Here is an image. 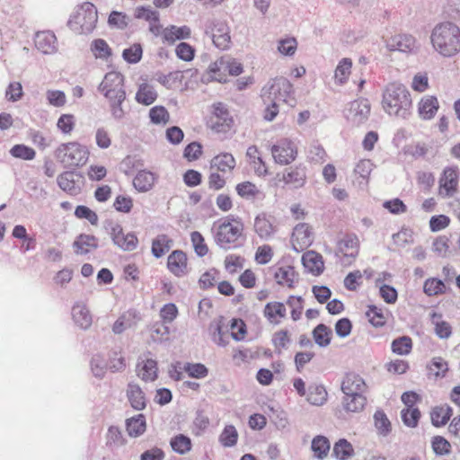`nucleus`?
I'll list each match as a JSON object with an SVG mask.
<instances>
[{"label": "nucleus", "mask_w": 460, "mask_h": 460, "mask_svg": "<svg viewBox=\"0 0 460 460\" xmlns=\"http://www.w3.org/2000/svg\"><path fill=\"white\" fill-rule=\"evenodd\" d=\"M158 93L152 84L144 80L138 84L135 96L137 103L149 106L156 101Z\"/></svg>", "instance_id": "24"}, {"label": "nucleus", "mask_w": 460, "mask_h": 460, "mask_svg": "<svg viewBox=\"0 0 460 460\" xmlns=\"http://www.w3.org/2000/svg\"><path fill=\"white\" fill-rule=\"evenodd\" d=\"M367 404L365 394H344L342 406L348 412H360Z\"/></svg>", "instance_id": "37"}, {"label": "nucleus", "mask_w": 460, "mask_h": 460, "mask_svg": "<svg viewBox=\"0 0 460 460\" xmlns=\"http://www.w3.org/2000/svg\"><path fill=\"white\" fill-rule=\"evenodd\" d=\"M374 425L377 433L381 436H387L392 430V424L384 411H376L374 414Z\"/></svg>", "instance_id": "54"}, {"label": "nucleus", "mask_w": 460, "mask_h": 460, "mask_svg": "<svg viewBox=\"0 0 460 460\" xmlns=\"http://www.w3.org/2000/svg\"><path fill=\"white\" fill-rule=\"evenodd\" d=\"M415 44L416 40L411 35L398 34L392 37L388 40L387 47L390 49V50L409 52L415 48Z\"/></svg>", "instance_id": "30"}, {"label": "nucleus", "mask_w": 460, "mask_h": 460, "mask_svg": "<svg viewBox=\"0 0 460 460\" xmlns=\"http://www.w3.org/2000/svg\"><path fill=\"white\" fill-rule=\"evenodd\" d=\"M439 102L437 97L426 95L418 103V113L422 119H431L437 114Z\"/></svg>", "instance_id": "28"}, {"label": "nucleus", "mask_w": 460, "mask_h": 460, "mask_svg": "<svg viewBox=\"0 0 460 460\" xmlns=\"http://www.w3.org/2000/svg\"><path fill=\"white\" fill-rule=\"evenodd\" d=\"M367 390L364 378L355 372L347 373L342 379L341 391L344 394H366Z\"/></svg>", "instance_id": "18"}, {"label": "nucleus", "mask_w": 460, "mask_h": 460, "mask_svg": "<svg viewBox=\"0 0 460 460\" xmlns=\"http://www.w3.org/2000/svg\"><path fill=\"white\" fill-rule=\"evenodd\" d=\"M351 67L350 58H344L339 62L334 73V79L339 84H343L348 81L351 74Z\"/></svg>", "instance_id": "51"}, {"label": "nucleus", "mask_w": 460, "mask_h": 460, "mask_svg": "<svg viewBox=\"0 0 460 460\" xmlns=\"http://www.w3.org/2000/svg\"><path fill=\"white\" fill-rule=\"evenodd\" d=\"M183 370L190 377L197 379L205 378L208 375V368L201 363L188 362L184 365Z\"/></svg>", "instance_id": "62"}, {"label": "nucleus", "mask_w": 460, "mask_h": 460, "mask_svg": "<svg viewBox=\"0 0 460 460\" xmlns=\"http://www.w3.org/2000/svg\"><path fill=\"white\" fill-rule=\"evenodd\" d=\"M330 448V441L326 437L318 435L313 438L311 449L317 459L323 460L327 457Z\"/></svg>", "instance_id": "41"}, {"label": "nucleus", "mask_w": 460, "mask_h": 460, "mask_svg": "<svg viewBox=\"0 0 460 460\" xmlns=\"http://www.w3.org/2000/svg\"><path fill=\"white\" fill-rule=\"evenodd\" d=\"M137 376L145 382H153L158 376V367L155 359L146 355L137 363Z\"/></svg>", "instance_id": "22"}, {"label": "nucleus", "mask_w": 460, "mask_h": 460, "mask_svg": "<svg viewBox=\"0 0 460 460\" xmlns=\"http://www.w3.org/2000/svg\"><path fill=\"white\" fill-rule=\"evenodd\" d=\"M381 104L389 116L405 119L411 114L412 100L405 85L393 82L385 87Z\"/></svg>", "instance_id": "1"}, {"label": "nucleus", "mask_w": 460, "mask_h": 460, "mask_svg": "<svg viewBox=\"0 0 460 460\" xmlns=\"http://www.w3.org/2000/svg\"><path fill=\"white\" fill-rule=\"evenodd\" d=\"M56 36L51 31H40L35 35L36 48L44 54H49L56 49Z\"/></svg>", "instance_id": "34"}, {"label": "nucleus", "mask_w": 460, "mask_h": 460, "mask_svg": "<svg viewBox=\"0 0 460 460\" xmlns=\"http://www.w3.org/2000/svg\"><path fill=\"white\" fill-rule=\"evenodd\" d=\"M459 184V170L458 167L447 166L438 181L439 194L443 197L454 196L458 189Z\"/></svg>", "instance_id": "12"}, {"label": "nucleus", "mask_w": 460, "mask_h": 460, "mask_svg": "<svg viewBox=\"0 0 460 460\" xmlns=\"http://www.w3.org/2000/svg\"><path fill=\"white\" fill-rule=\"evenodd\" d=\"M239 438L236 428L232 425H226L219 435L218 440L224 447H232L237 444Z\"/></svg>", "instance_id": "48"}, {"label": "nucleus", "mask_w": 460, "mask_h": 460, "mask_svg": "<svg viewBox=\"0 0 460 460\" xmlns=\"http://www.w3.org/2000/svg\"><path fill=\"white\" fill-rule=\"evenodd\" d=\"M431 447L436 455L447 456L450 454L452 446L450 442L442 436H434L431 438Z\"/></svg>", "instance_id": "61"}, {"label": "nucleus", "mask_w": 460, "mask_h": 460, "mask_svg": "<svg viewBox=\"0 0 460 460\" xmlns=\"http://www.w3.org/2000/svg\"><path fill=\"white\" fill-rule=\"evenodd\" d=\"M430 40L434 49L443 57L451 58L460 52V29L453 22L435 26Z\"/></svg>", "instance_id": "2"}, {"label": "nucleus", "mask_w": 460, "mask_h": 460, "mask_svg": "<svg viewBox=\"0 0 460 460\" xmlns=\"http://www.w3.org/2000/svg\"><path fill=\"white\" fill-rule=\"evenodd\" d=\"M149 119L154 124L165 125L170 120V113L165 107L156 105L150 109Z\"/></svg>", "instance_id": "57"}, {"label": "nucleus", "mask_w": 460, "mask_h": 460, "mask_svg": "<svg viewBox=\"0 0 460 460\" xmlns=\"http://www.w3.org/2000/svg\"><path fill=\"white\" fill-rule=\"evenodd\" d=\"M182 79L181 72L174 71L167 75H161L157 81L167 89H174L180 86Z\"/></svg>", "instance_id": "63"}, {"label": "nucleus", "mask_w": 460, "mask_h": 460, "mask_svg": "<svg viewBox=\"0 0 460 460\" xmlns=\"http://www.w3.org/2000/svg\"><path fill=\"white\" fill-rule=\"evenodd\" d=\"M338 248L343 256L356 258L359 252V240L356 234H347L339 242Z\"/></svg>", "instance_id": "32"}, {"label": "nucleus", "mask_w": 460, "mask_h": 460, "mask_svg": "<svg viewBox=\"0 0 460 460\" xmlns=\"http://www.w3.org/2000/svg\"><path fill=\"white\" fill-rule=\"evenodd\" d=\"M97 247V240L91 234H80L74 242V249L76 254H86Z\"/></svg>", "instance_id": "39"}, {"label": "nucleus", "mask_w": 460, "mask_h": 460, "mask_svg": "<svg viewBox=\"0 0 460 460\" xmlns=\"http://www.w3.org/2000/svg\"><path fill=\"white\" fill-rule=\"evenodd\" d=\"M207 127L216 134L228 136L235 133V122L222 102L215 103L207 119Z\"/></svg>", "instance_id": "6"}, {"label": "nucleus", "mask_w": 460, "mask_h": 460, "mask_svg": "<svg viewBox=\"0 0 460 460\" xmlns=\"http://www.w3.org/2000/svg\"><path fill=\"white\" fill-rule=\"evenodd\" d=\"M210 165L217 172L230 173L235 168L236 161L231 153L221 152L211 159Z\"/></svg>", "instance_id": "25"}, {"label": "nucleus", "mask_w": 460, "mask_h": 460, "mask_svg": "<svg viewBox=\"0 0 460 460\" xmlns=\"http://www.w3.org/2000/svg\"><path fill=\"white\" fill-rule=\"evenodd\" d=\"M173 239L167 234H159L152 239L151 252L156 258L164 256L173 246Z\"/></svg>", "instance_id": "27"}, {"label": "nucleus", "mask_w": 460, "mask_h": 460, "mask_svg": "<svg viewBox=\"0 0 460 460\" xmlns=\"http://www.w3.org/2000/svg\"><path fill=\"white\" fill-rule=\"evenodd\" d=\"M91 51L95 58L108 60L112 56V49L102 39H96L91 43Z\"/></svg>", "instance_id": "46"}, {"label": "nucleus", "mask_w": 460, "mask_h": 460, "mask_svg": "<svg viewBox=\"0 0 460 460\" xmlns=\"http://www.w3.org/2000/svg\"><path fill=\"white\" fill-rule=\"evenodd\" d=\"M246 155L249 164L258 176H266L269 173L268 166L263 161L261 153L256 146H251L247 148Z\"/></svg>", "instance_id": "29"}, {"label": "nucleus", "mask_w": 460, "mask_h": 460, "mask_svg": "<svg viewBox=\"0 0 460 460\" xmlns=\"http://www.w3.org/2000/svg\"><path fill=\"white\" fill-rule=\"evenodd\" d=\"M212 232L217 245L229 248L243 237L244 224L239 217L227 216L213 224Z\"/></svg>", "instance_id": "4"}, {"label": "nucleus", "mask_w": 460, "mask_h": 460, "mask_svg": "<svg viewBox=\"0 0 460 460\" xmlns=\"http://www.w3.org/2000/svg\"><path fill=\"white\" fill-rule=\"evenodd\" d=\"M99 89L109 100L112 116L116 119H121L125 115L121 104L126 99L123 75L116 71L107 73Z\"/></svg>", "instance_id": "3"}, {"label": "nucleus", "mask_w": 460, "mask_h": 460, "mask_svg": "<svg viewBox=\"0 0 460 460\" xmlns=\"http://www.w3.org/2000/svg\"><path fill=\"white\" fill-rule=\"evenodd\" d=\"M57 181L58 186L70 195H76L80 191V188L75 180V174L71 172L61 173Z\"/></svg>", "instance_id": "43"}, {"label": "nucleus", "mask_w": 460, "mask_h": 460, "mask_svg": "<svg viewBox=\"0 0 460 460\" xmlns=\"http://www.w3.org/2000/svg\"><path fill=\"white\" fill-rule=\"evenodd\" d=\"M370 104L367 99L355 100L350 103L349 118L357 125L363 123L369 116Z\"/></svg>", "instance_id": "21"}, {"label": "nucleus", "mask_w": 460, "mask_h": 460, "mask_svg": "<svg viewBox=\"0 0 460 460\" xmlns=\"http://www.w3.org/2000/svg\"><path fill=\"white\" fill-rule=\"evenodd\" d=\"M332 453L337 459L347 460L354 455V448L347 439L341 438L334 444Z\"/></svg>", "instance_id": "52"}, {"label": "nucleus", "mask_w": 460, "mask_h": 460, "mask_svg": "<svg viewBox=\"0 0 460 460\" xmlns=\"http://www.w3.org/2000/svg\"><path fill=\"white\" fill-rule=\"evenodd\" d=\"M167 269L175 277L185 276L189 271V261L186 252L174 250L167 257Z\"/></svg>", "instance_id": "15"}, {"label": "nucleus", "mask_w": 460, "mask_h": 460, "mask_svg": "<svg viewBox=\"0 0 460 460\" xmlns=\"http://www.w3.org/2000/svg\"><path fill=\"white\" fill-rule=\"evenodd\" d=\"M212 39L217 48L227 49L231 43L228 26L224 22L216 23L212 28Z\"/></svg>", "instance_id": "35"}, {"label": "nucleus", "mask_w": 460, "mask_h": 460, "mask_svg": "<svg viewBox=\"0 0 460 460\" xmlns=\"http://www.w3.org/2000/svg\"><path fill=\"white\" fill-rule=\"evenodd\" d=\"M127 396L132 408L137 411L145 409L146 405V396L138 385L128 384Z\"/></svg>", "instance_id": "38"}, {"label": "nucleus", "mask_w": 460, "mask_h": 460, "mask_svg": "<svg viewBox=\"0 0 460 460\" xmlns=\"http://www.w3.org/2000/svg\"><path fill=\"white\" fill-rule=\"evenodd\" d=\"M58 153L63 164L75 168L84 165L90 155L88 148L76 141L60 145Z\"/></svg>", "instance_id": "8"}, {"label": "nucleus", "mask_w": 460, "mask_h": 460, "mask_svg": "<svg viewBox=\"0 0 460 460\" xmlns=\"http://www.w3.org/2000/svg\"><path fill=\"white\" fill-rule=\"evenodd\" d=\"M327 391L323 385H311L307 394V401L313 405H323L327 401Z\"/></svg>", "instance_id": "53"}, {"label": "nucleus", "mask_w": 460, "mask_h": 460, "mask_svg": "<svg viewBox=\"0 0 460 460\" xmlns=\"http://www.w3.org/2000/svg\"><path fill=\"white\" fill-rule=\"evenodd\" d=\"M448 371V363L441 357H435L428 365V374L434 378H443Z\"/></svg>", "instance_id": "44"}, {"label": "nucleus", "mask_w": 460, "mask_h": 460, "mask_svg": "<svg viewBox=\"0 0 460 460\" xmlns=\"http://www.w3.org/2000/svg\"><path fill=\"white\" fill-rule=\"evenodd\" d=\"M73 319L80 327L86 329L92 324V315L86 306L77 305L72 310Z\"/></svg>", "instance_id": "47"}, {"label": "nucleus", "mask_w": 460, "mask_h": 460, "mask_svg": "<svg viewBox=\"0 0 460 460\" xmlns=\"http://www.w3.org/2000/svg\"><path fill=\"white\" fill-rule=\"evenodd\" d=\"M136 17L138 19H143L149 22V31L155 35L158 36L160 19L159 13L149 8V7H141L137 9Z\"/></svg>", "instance_id": "36"}, {"label": "nucleus", "mask_w": 460, "mask_h": 460, "mask_svg": "<svg viewBox=\"0 0 460 460\" xmlns=\"http://www.w3.org/2000/svg\"><path fill=\"white\" fill-rule=\"evenodd\" d=\"M164 44L173 45L178 40H188L191 37V29L187 25L177 26L168 25L166 27L159 26L158 36Z\"/></svg>", "instance_id": "13"}, {"label": "nucleus", "mask_w": 460, "mask_h": 460, "mask_svg": "<svg viewBox=\"0 0 460 460\" xmlns=\"http://www.w3.org/2000/svg\"><path fill=\"white\" fill-rule=\"evenodd\" d=\"M366 316L374 327H383L386 323L387 317L385 312L376 305H368Z\"/></svg>", "instance_id": "49"}, {"label": "nucleus", "mask_w": 460, "mask_h": 460, "mask_svg": "<svg viewBox=\"0 0 460 460\" xmlns=\"http://www.w3.org/2000/svg\"><path fill=\"white\" fill-rule=\"evenodd\" d=\"M445 282L438 278H428L423 283V292L428 296H438L447 293Z\"/></svg>", "instance_id": "40"}, {"label": "nucleus", "mask_w": 460, "mask_h": 460, "mask_svg": "<svg viewBox=\"0 0 460 460\" xmlns=\"http://www.w3.org/2000/svg\"><path fill=\"white\" fill-rule=\"evenodd\" d=\"M332 334V330L323 323L318 324L313 331V338L315 343L321 347L330 344Z\"/></svg>", "instance_id": "55"}, {"label": "nucleus", "mask_w": 460, "mask_h": 460, "mask_svg": "<svg viewBox=\"0 0 460 460\" xmlns=\"http://www.w3.org/2000/svg\"><path fill=\"white\" fill-rule=\"evenodd\" d=\"M279 181H283L286 185H290L295 188L302 187L306 180L305 167L303 165L290 166L287 168L282 174H278Z\"/></svg>", "instance_id": "20"}, {"label": "nucleus", "mask_w": 460, "mask_h": 460, "mask_svg": "<svg viewBox=\"0 0 460 460\" xmlns=\"http://www.w3.org/2000/svg\"><path fill=\"white\" fill-rule=\"evenodd\" d=\"M75 116L71 113L62 114L57 121L58 129L65 135H70L75 128Z\"/></svg>", "instance_id": "56"}, {"label": "nucleus", "mask_w": 460, "mask_h": 460, "mask_svg": "<svg viewBox=\"0 0 460 460\" xmlns=\"http://www.w3.org/2000/svg\"><path fill=\"white\" fill-rule=\"evenodd\" d=\"M276 282L283 287L293 288L298 281L299 275L290 264H279L274 272Z\"/></svg>", "instance_id": "19"}, {"label": "nucleus", "mask_w": 460, "mask_h": 460, "mask_svg": "<svg viewBox=\"0 0 460 460\" xmlns=\"http://www.w3.org/2000/svg\"><path fill=\"white\" fill-rule=\"evenodd\" d=\"M253 231L261 239L270 240L277 232V226L270 216L266 213H260L254 218Z\"/></svg>", "instance_id": "17"}, {"label": "nucleus", "mask_w": 460, "mask_h": 460, "mask_svg": "<svg viewBox=\"0 0 460 460\" xmlns=\"http://www.w3.org/2000/svg\"><path fill=\"white\" fill-rule=\"evenodd\" d=\"M314 239L313 227L307 223H299L293 228L290 243L296 252H300L309 248L313 244Z\"/></svg>", "instance_id": "10"}, {"label": "nucleus", "mask_w": 460, "mask_h": 460, "mask_svg": "<svg viewBox=\"0 0 460 460\" xmlns=\"http://www.w3.org/2000/svg\"><path fill=\"white\" fill-rule=\"evenodd\" d=\"M431 321L434 324V331L438 337L440 339H448L452 334L451 324L443 320L442 314L439 313H433L431 314Z\"/></svg>", "instance_id": "42"}, {"label": "nucleus", "mask_w": 460, "mask_h": 460, "mask_svg": "<svg viewBox=\"0 0 460 460\" xmlns=\"http://www.w3.org/2000/svg\"><path fill=\"white\" fill-rule=\"evenodd\" d=\"M111 237L113 243L124 251H134L138 245V239L134 233H124L119 225L111 227Z\"/></svg>", "instance_id": "16"}, {"label": "nucleus", "mask_w": 460, "mask_h": 460, "mask_svg": "<svg viewBox=\"0 0 460 460\" xmlns=\"http://www.w3.org/2000/svg\"><path fill=\"white\" fill-rule=\"evenodd\" d=\"M208 331L210 340L217 346L226 347L229 344L231 333H229V324L226 323L224 317L212 321Z\"/></svg>", "instance_id": "14"}, {"label": "nucleus", "mask_w": 460, "mask_h": 460, "mask_svg": "<svg viewBox=\"0 0 460 460\" xmlns=\"http://www.w3.org/2000/svg\"><path fill=\"white\" fill-rule=\"evenodd\" d=\"M430 420L433 426H445L453 415V409L447 404L435 406L430 411Z\"/></svg>", "instance_id": "33"}, {"label": "nucleus", "mask_w": 460, "mask_h": 460, "mask_svg": "<svg viewBox=\"0 0 460 460\" xmlns=\"http://www.w3.org/2000/svg\"><path fill=\"white\" fill-rule=\"evenodd\" d=\"M157 175L147 170L139 171L133 179V186L138 192H147L151 190L156 181Z\"/></svg>", "instance_id": "26"}, {"label": "nucleus", "mask_w": 460, "mask_h": 460, "mask_svg": "<svg viewBox=\"0 0 460 460\" xmlns=\"http://www.w3.org/2000/svg\"><path fill=\"white\" fill-rule=\"evenodd\" d=\"M170 446L177 454L185 455L191 450L192 442L189 437L183 434H178L171 438Z\"/></svg>", "instance_id": "45"}, {"label": "nucleus", "mask_w": 460, "mask_h": 460, "mask_svg": "<svg viewBox=\"0 0 460 460\" xmlns=\"http://www.w3.org/2000/svg\"><path fill=\"white\" fill-rule=\"evenodd\" d=\"M146 418L143 414H137L127 420V431L131 437H138L146 431Z\"/></svg>", "instance_id": "50"}, {"label": "nucleus", "mask_w": 460, "mask_h": 460, "mask_svg": "<svg viewBox=\"0 0 460 460\" xmlns=\"http://www.w3.org/2000/svg\"><path fill=\"white\" fill-rule=\"evenodd\" d=\"M391 349L397 355H408L412 349V341L409 336L399 337L393 341Z\"/></svg>", "instance_id": "58"}, {"label": "nucleus", "mask_w": 460, "mask_h": 460, "mask_svg": "<svg viewBox=\"0 0 460 460\" xmlns=\"http://www.w3.org/2000/svg\"><path fill=\"white\" fill-rule=\"evenodd\" d=\"M302 261L304 266L314 275H320L324 270L323 256L314 251L305 252L302 256Z\"/></svg>", "instance_id": "31"}, {"label": "nucleus", "mask_w": 460, "mask_h": 460, "mask_svg": "<svg viewBox=\"0 0 460 460\" xmlns=\"http://www.w3.org/2000/svg\"><path fill=\"white\" fill-rule=\"evenodd\" d=\"M231 338L236 341H241L245 339L247 334V327L243 320L240 318H233L229 324Z\"/></svg>", "instance_id": "59"}, {"label": "nucleus", "mask_w": 460, "mask_h": 460, "mask_svg": "<svg viewBox=\"0 0 460 460\" xmlns=\"http://www.w3.org/2000/svg\"><path fill=\"white\" fill-rule=\"evenodd\" d=\"M98 20L97 9L92 3L79 5L68 21L69 28L77 34L92 32Z\"/></svg>", "instance_id": "5"}, {"label": "nucleus", "mask_w": 460, "mask_h": 460, "mask_svg": "<svg viewBox=\"0 0 460 460\" xmlns=\"http://www.w3.org/2000/svg\"><path fill=\"white\" fill-rule=\"evenodd\" d=\"M243 72V66L235 58L229 56H223L212 62L207 75L211 80L217 82H226L230 75H239Z\"/></svg>", "instance_id": "7"}, {"label": "nucleus", "mask_w": 460, "mask_h": 460, "mask_svg": "<svg viewBox=\"0 0 460 460\" xmlns=\"http://www.w3.org/2000/svg\"><path fill=\"white\" fill-rule=\"evenodd\" d=\"M143 56V49L141 44L134 43L128 48L125 49L122 52V58L129 64H136L139 62Z\"/></svg>", "instance_id": "64"}, {"label": "nucleus", "mask_w": 460, "mask_h": 460, "mask_svg": "<svg viewBox=\"0 0 460 460\" xmlns=\"http://www.w3.org/2000/svg\"><path fill=\"white\" fill-rule=\"evenodd\" d=\"M421 413L418 408H404L401 411V418L404 425L409 428H416L419 424Z\"/></svg>", "instance_id": "60"}, {"label": "nucleus", "mask_w": 460, "mask_h": 460, "mask_svg": "<svg viewBox=\"0 0 460 460\" xmlns=\"http://www.w3.org/2000/svg\"><path fill=\"white\" fill-rule=\"evenodd\" d=\"M263 315L270 324L279 325L287 315V308L282 302H269L264 306Z\"/></svg>", "instance_id": "23"}, {"label": "nucleus", "mask_w": 460, "mask_h": 460, "mask_svg": "<svg viewBox=\"0 0 460 460\" xmlns=\"http://www.w3.org/2000/svg\"><path fill=\"white\" fill-rule=\"evenodd\" d=\"M270 95L275 100L281 101L291 107L296 103L293 84L284 77H279L273 80L269 89Z\"/></svg>", "instance_id": "11"}, {"label": "nucleus", "mask_w": 460, "mask_h": 460, "mask_svg": "<svg viewBox=\"0 0 460 460\" xmlns=\"http://www.w3.org/2000/svg\"><path fill=\"white\" fill-rule=\"evenodd\" d=\"M270 154L277 164L288 165L296 161L298 155V147L292 139L284 137L271 146Z\"/></svg>", "instance_id": "9"}]
</instances>
